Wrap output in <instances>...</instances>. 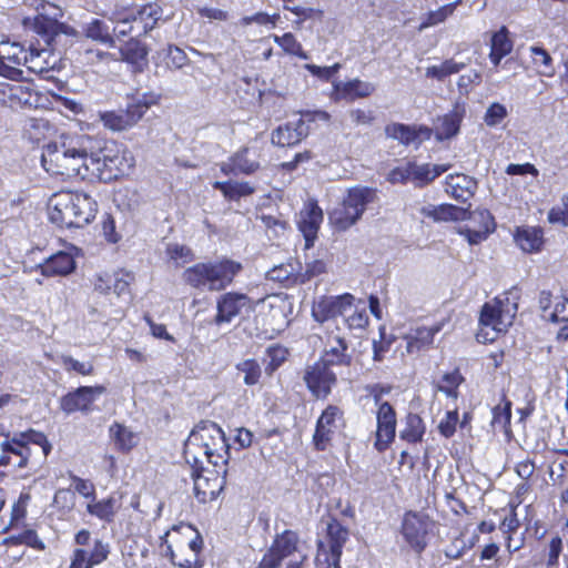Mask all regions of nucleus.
Instances as JSON below:
<instances>
[{"label": "nucleus", "instance_id": "nucleus-14", "mask_svg": "<svg viewBox=\"0 0 568 568\" xmlns=\"http://www.w3.org/2000/svg\"><path fill=\"white\" fill-rule=\"evenodd\" d=\"M355 297L345 293L338 296H322L313 304L312 315L315 321L323 323L352 308Z\"/></svg>", "mask_w": 568, "mask_h": 568}, {"label": "nucleus", "instance_id": "nucleus-19", "mask_svg": "<svg viewBox=\"0 0 568 568\" xmlns=\"http://www.w3.org/2000/svg\"><path fill=\"white\" fill-rule=\"evenodd\" d=\"M322 221V209L315 202H307L301 211L298 220V229L306 241V247L313 244Z\"/></svg>", "mask_w": 568, "mask_h": 568}, {"label": "nucleus", "instance_id": "nucleus-49", "mask_svg": "<svg viewBox=\"0 0 568 568\" xmlns=\"http://www.w3.org/2000/svg\"><path fill=\"white\" fill-rule=\"evenodd\" d=\"M287 349L281 345H273L266 349L267 363L265 373L272 375L287 358Z\"/></svg>", "mask_w": 568, "mask_h": 568}, {"label": "nucleus", "instance_id": "nucleus-16", "mask_svg": "<svg viewBox=\"0 0 568 568\" xmlns=\"http://www.w3.org/2000/svg\"><path fill=\"white\" fill-rule=\"evenodd\" d=\"M243 308H252V301L247 295L236 292L222 294L216 302L215 324L232 322Z\"/></svg>", "mask_w": 568, "mask_h": 568}, {"label": "nucleus", "instance_id": "nucleus-8", "mask_svg": "<svg viewBox=\"0 0 568 568\" xmlns=\"http://www.w3.org/2000/svg\"><path fill=\"white\" fill-rule=\"evenodd\" d=\"M155 103L154 94L138 93L129 98L125 110L101 112L99 118L104 128L111 131H125L134 126Z\"/></svg>", "mask_w": 568, "mask_h": 568}, {"label": "nucleus", "instance_id": "nucleus-25", "mask_svg": "<svg viewBox=\"0 0 568 568\" xmlns=\"http://www.w3.org/2000/svg\"><path fill=\"white\" fill-rule=\"evenodd\" d=\"M419 212L422 215L430 217L435 222L466 220L468 215V210L453 204H427L422 206Z\"/></svg>", "mask_w": 568, "mask_h": 568}, {"label": "nucleus", "instance_id": "nucleus-32", "mask_svg": "<svg viewBox=\"0 0 568 568\" xmlns=\"http://www.w3.org/2000/svg\"><path fill=\"white\" fill-rule=\"evenodd\" d=\"M517 245L526 253H536L544 244L542 231L538 227H520L515 235Z\"/></svg>", "mask_w": 568, "mask_h": 568}, {"label": "nucleus", "instance_id": "nucleus-38", "mask_svg": "<svg viewBox=\"0 0 568 568\" xmlns=\"http://www.w3.org/2000/svg\"><path fill=\"white\" fill-rule=\"evenodd\" d=\"M239 173L252 174L260 169L258 152L251 148H243L233 155Z\"/></svg>", "mask_w": 568, "mask_h": 568}, {"label": "nucleus", "instance_id": "nucleus-22", "mask_svg": "<svg viewBox=\"0 0 568 568\" xmlns=\"http://www.w3.org/2000/svg\"><path fill=\"white\" fill-rule=\"evenodd\" d=\"M308 134V129L302 119L278 126L272 133L273 144L291 146L300 143Z\"/></svg>", "mask_w": 568, "mask_h": 568}, {"label": "nucleus", "instance_id": "nucleus-12", "mask_svg": "<svg viewBox=\"0 0 568 568\" xmlns=\"http://www.w3.org/2000/svg\"><path fill=\"white\" fill-rule=\"evenodd\" d=\"M375 403L378 405L375 448L384 452L395 438L396 413L388 402L379 403L378 395L375 396Z\"/></svg>", "mask_w": 568, "mask_h": 568}, {"label": "nucleus", "instance_id": "nucleus-24", "mask_svg": "<svg viewBox=\"0 0 568 568\" xmlns=\"http://www.w3.org/2000/svg\"><path fill=\"white\" fill-rule=\"evenodd\" d=\"M42 275L50 276H65L72 273L75 268V261L70 253L58 252L51 255L42 264L38 266Z\"/></svg>", "mask_w": 568, "mask_h": 568}, {"label": "nucleus", "instance_id": "nucleus-26", "mask_svg": "<svg viewBox=\"0 0 568 568\" xmlns=\"http://www.w3.org/2000/svg\"><path fill=\"white\" fill-rule=\"evenodd\" d=\"M348 345L346 341L339 336H332L327 339L324 353L321 357L329 365H345L352 363V355L347 352Z\"/></svg>", "mask_w": 568, "mask_h": 568}, {"label": "nucleus", "instance_id": "nucleus-39", "mask_svg": "<svg viewBox=\"0 0 568 568\" xmlns=\"http://www.w3.org/2000/svg\"><path fill=\"white\" fill-rule=\"evenodd\" d=\"M213 187L221 191L223 195L231 201H236L254 193V187L248 182L216 181Z\"/></svg>", "mask_w": 568, "mask_h": 568}, {"label": "nucleus", "instance_id": "nucleus-35", "mask_svg": "<svg viewBox=\"0 0 568 568\" xmlns=\"http://www.w3.org/2000/svg\"><path fill=\"white\" fill-rule=\"evenodd\" d=\"M23 24L24 27L31 28L37 33L45 37L47 41H49L52 36L57 34L60 29V24L57 19L49 18L42 13H38L33 18H24Z\"/></svg>", "mask_w": 568, "mask_h": 568}, {"label": "nucleus", "instance_id": "nucleus-2", "mask_svg": "<svg viewBox=\"0 0 568 568\" xmlns=\"http://www.w3.org/2000/svg\"><path fill=\"white\" fill-rule=\"evenodd\" d=\"M87 144H92L89 136L81 138L68 145L48 144L41 155V163L44 170L54 175L65 178L80 176L87 155Z\"/></svg>", "mask_w": 568, "mask_h": 568}, {"label": "nucleus", "instance_id": "nucleus-27", "mask_svg": "<svg viewBox=\"0 0 568 568\" xmlns=\"http://www.w3.org/2000/svg\"><path fill=\"white\" fill-rule=\"evenodd\" d=\"M327 537L329 542V566L339 568V558L342 548L348 538V530L342 526L337 520H332L327 525Z\"/></svg>", "mask_w": 568, "mask_h": 568}, {"label": "nucleus", "instance_id": "nucleus-43", "mask_svg": "<svg viewBox=\"0 0 568 568\" xmlns=\"http://www.w3.org/2000/svg\"><path fill=\"white\" fill-rule=\"evenodd\" d=\"M531 60L536 71L545 77H552L555 68L550 54L540 47H530Z\"/></svg>", "mask_w": 568, "mask_h": 568}, {"label": "nucleus", "instance_id": "nucleus-44", "mask_svg": "<svg viewBox=\"0 0 568 568\" xmlns=\"http://www.w3.org/2000/svg\"><path fill=\"white\" fill-rule=\"evenodd\" d=\"M110 435L121 450H130L138 443V438L133 432L116 423L110 427Z\"/></svg>", "mask_w": 568, "mask_h": 568}, {"label": "nucleus", "instance_id": "nucleus-63", "mask_svg": "<svg viewBox=\"0 0 568 568\" xmlns=\"http://www.w3.org/2000/svg\"><path fill=\"white\" fill-rule=\"evenodd\" d=\"M561 201V207H552L548 212V221L550 223H561L568 226V194L564 195Z\"/></svg>", "mask_w": 568, "mask_h": 568}, {"label": "nucleus", "instance_id": "nucleus-37", "mask_svg": "<svg viewBox=\"0 0 568 568\" xmlns=\"http://www.w3.org/2000/svg\"><path fill=\"white\" fill-rule=\"evenodd\" d=\"M463 382V375L458 369H454L453 372L443 374L440 378L435 382V388L447 397L457 399L459 395L458 387Z\"/></svg>", "mask_w": 568, "mask_h": 568}, {"label": "nucleus", "instance_id": "nucleus-11", "mask_svg": "<svg viewBox=\"0 0 568 568\" xmlns=\"http://www.w3.org/2000/svg\"><path fill=\"white\" fill-rule=\"evenodd\" d=\"M433 523L426 515L408 511L402 524V534L405 540L417 551L426 547V537Z\"/></svg>", "mask_w": 568, "mask_h": 568}, {"label": "nucleus", "instance_id": "nucleus-57", "mask_svg": "<svg viewBox=\"0 0 568 568\" xmlns=\"http://www.w3.org/2000/svg\"><path fill=\"white\" fill-rule=\"evenodd\" d=\"M457 424H458V410L457 409L448 410L445 414V417L439 422L438 430L444 437L449 438L455 434Z\"/></svg>", "mask_w": 568, "mask_h": 568}, {"label": "nucleus", "instance_id": "nucleus-1", "mask_svg": "<svg viewBox=\"0 0 568 568\" xmlns=\"http://www.w3.org/2000/svg\"><path fill=\"white\" fill-rule=\"evenodd\" d=\"M49 219L60 227H82L98 212L97 202L87 193L62 191L53 194L48 203Z\"/></svg>", "mask_w": 568, "mask_h": 568}, {"label": "nucleus", "instance_id": "nucleus-58", "mask_svg": "<svg viewBox=\"0 0 568 568\" xmlns=\"http://www.w3.org/2000/svg\"><path fill=\"white\" fill-rule=\"evenodd\" d=\"M507 109L500 103H493L486 111L484 121L488 126L498 125L506 116Z\"/></svg>", "mask_w": 568, "mask_h": 568}, {"label": "nucleus", "instance_id": "nucleus-46", "mask_svg": "<svg viewBox=\"0 0 568 568\" xmlns=\"http://www.w3.org/2000/svg\"><path fill=\"white\" fill-rule=\"evenodd\" d=\"M156 54L159 59H163L165 61L169 69H181L187 62L186 53L175 45H168V48L162 49Z\"/></svg>", "mask_w": 568, "mask_h": 568}, {"label": "nucleus", "instance_id": "nucleus-9", "mask_svg": "<svg viewBox=\"0 0 568 568\" xmlns=\"http://www.w3.org/2000/svg\"><path fill=\"white\" fill-rule=\"evenodd\" d=\"M87 155L82 169V179H98L100 181H111L123 173L122 159L118 155H111V150L104 149L93 151L91 144H87Z\"/></svg>", "mask_w": 568, "mask_h": 568}, {"label": "nucleus", "instance_id": "nucleus-29", "mask_svg": "<svg viewBox=\"0 0 568 568\" xmlns=\"http://www.w3.org/2000/svg\"><path fill=\"white\" fill-rule=\"evenodd\" d=\"M450 166V164H417L416 162H410L412 181L416 186L423 187L448 171Z\"/></svg>", "mask_w": 568, "mask_h": 568}, {"label": "nucleus", "instance_id": "nucleus-21", "mask_svg": "<svg viewBox=\"0 0 568 568\" xmlns=\"http://www.w3.org/2000/svg\"><path fill=\"white\" fill-rule=\"evenodd\" d=\"M476 190V180L466 174L456 173L446 178L445 191L458 202H467L474 196Z\"/></svg>", "mask_w": 568, "mask_h": 568}, {"label": "nucleus", "instance_id": "nucleus-51", "mask_svg": "<svg viewBox=\"0 0 568 568\" xmlns=\"http://www.w3.org/2000/svg\"><path fill=\"white\" fill-rule=\"evenodd\" d=\"M166 254L178 267L192 262L195 257L190 247L176 243L166 246Z\"/></svg>", "mask_w": 568, "mask_h": 568}, {"label": "nucleus", "instance_id": "nucleus-54", "mask_svg": "<svg viewBox=\"0 0 568 568\" xmlns=\"http://www.w3.org/2000/svg\"><path fill=\"white\" fill-rule=\"evenodd\" d=\"M0 93L3 95V102H7L4 97H8L10 103H27L28 99L24 95H28V90L20 84H9V83H0Z\"/></svg>", "mask_w": 568, "mask_h": 568}, {"label": "nucleus", "instance_id": "nucleus-28", "mask_svg": "<svg viewBox=\"0 0 568 568\" xmlns=\"http://www.w3.org/2000/svg\"><path fill=\"white\" fill-rule=\"evenodd\" d=\"M57 60L47 49L37 50L30 48L28 62L26 65L28 71L44 78H50L49 73L54 69Z\"/></svg>", "mask_w": 568, "mask_h": 568}, {"label": "nucleus", "instance_id": "nucleus-7", "mask_svg": "<svg viewBox=\"0 0 568 568\" xmlns=\"http://www.w3.org/2000/svg\"><path fill=\"white\" fill-rule=\"evenodd\" d=\"M518 290L514 287L483 306L479 323L483 326L481 329L490 328L493 331L494 335L489 337L490 341H494L499 333L506 332L513 324L518 310Z\"/></svg>", "mask_w": 568, "mask_h": 568}, {"label": "nucleus", "instance_id": "nucleus-60", "mask_svg": "<svg viewBox=\"0 0 568 568\" xmlns=\"http://www.w3.org/2000/svg\"><path fill=\"white\" fill-rule=\"evenodd\" d=\"M511 403L506 402L505 406H496L493 409V420L491 424L494 427H501L506 428L507 425L510 423L511 418V410H510Z\"/></svg>", "mask_w": 568, "mask_h": 568}, {"label": "nucleus", "instance_id": "nucleus-13", "mask_svg": "<svg viewBox=\"0 0 568 568\" xmlns=\"http://www.w3.org/2000/svg\"><path fill=\"white\" fill-rule=\"evenodd\" d=\"M343 425V412L337 406L329 405L317 419L313 442L318 450H325L332 436Z\"/></svg>", "mask_w": 568, "mask_h": 568}, {"label": "nucleus", "instance_id": "nucleus-47", "mask_svg": "<svg viewBox=\"0 0 568 568\" xmlns=\"http://www.w3.org/2000/svg\"><path fill=\"white\" fill-rule=\"evenodd\" d=\"M85 34L88 38L100 41L102 43L113 44V39L110 34L109 27L101 20L94 19L87 24Z\"/></svg>", "mask_w": 568, "mask_h": 568}, {"label": "nucleus", "instance_id": "nucleus-55", "mask_svg": "<svg viewBox=\"0 0 568 568\" xmlns=\"http://www.w3.org/2000/svg\"><path fill=\"white\" fill-rule=\"evenodd\" d=\"M133 280L134 276L132 273L123 271L116 272L111 282V290L118 297L129 295V287Z\"/></svg>", "mask_w": 568, "mask_h": 568}, {"label": "nucleus", "instance_id": "nucleus-48", "mask_svg": "<svg viewBox=\"0 0 568 568\" xmlns=\"http://www.w3.org/2000/svg\"><path fill=\"white\" fill-rule=\"evenodd\" d=\"M351 314L345 313L343 315L345 317V322L351 329H364L368 324V314L366 312V306L364 303H359L352 307Z\"/></svg>", "mask_w": 568, "mask_h": 568}, {"label": "nucleus", "instance_id": "nucleus-4", "mask_svg": "<svg viewBox=\"0 0 568 568\" xmlns=\"http://www.w3.org/2000/svg\"><path fill=\"white\" fill-rule=\"evenodd\" d=\"M51 448L47 436L33 429L16 434L11 439L2 443L3 452L19 457L16 464L17 467H29L33 471L44 463Z\"/></svg>", "mask_w": 568, "mask_h": 568}, {"label": "nucleus", "instance_id": "nucleus-41", "mask_svg": "<svg viewBox=\"0 0 568 568\" xmlns=\"http://www.w3.org/2000/svg\"><path fill=\"white\" fill-rule=\"evenodd\" d=\"M425 433L423 419L417 414H408L405 428L400 432V438L409 443H418Z\"/></svg>", "mask_w": 568, "mask_h": 568}, {"label": "nucleus", "instance_id": "nucleus-56", "mask_svg": "<svg viewBox=\"0 0 568 568\" xmlns=\"http://www.w3.org/2000/svg\"><path fill=\"white\" fill-rule=\"evenodd\" d=\"M61 363L65 371H74L78 374L83 375V376L91 375L94 371L92 363L79 362L78 359H74L71 356H65V355L62 356Z\"/></svg>", "mask_w": 568, "mask_h": 568}, {"label": "nucleus", "instance_id": "nucleus-18", "mask_svg": "<svg viewBox=\"0 0 568 568\" xmlns=\"http://www.w3.org/2000/svg\"><path fill=\"white\" fill-rule=\"evenodd\" d=\"M386 135L397 140L404 145H415L418 148L424 141L432 136V129L424 125H406L402 123H393L386 126Z\"/></svg>", "mask_w": 568, "mask_h": 568}, {"label": "nucleus", "instance_id": "nucleus-62", "mask_svg": "<svg viewBox=\"0 0 568 568\" xmlns=\"http://www.w3.org/2000/svg\"><path fill=\"white\" fill-rule=\"evenodd\" d=\"M562 551V539L556 535L552 536L547 552V567L556 568L558 566L559 556Z\"/></svg>", "mask_w": 568, "mask_h": 568}, {"label": "nucleus", "instance_id": "nucleus-5", "mask_svg": "<svg viewBox=\"0 0 568 568\" xmlns=\"http://www.w3.org/2000/svg\"><path fill=\"white\" fill-rule=\"evenodd\" d=\"M195 447L202 448L204 456L214 466H217L220 462L227 463L229 445L224 432L214 422L202 420L191 432L185 443L186 456Z\"/></svg>", "mask_w": 568, "mask_h": 568}, {"label": "nucleus", "instance_id": "nucleus-40", "mask_svg": "<svg viewBox=\"0 0 568 568\" xmlns=\"http://www.w3.org/2000/svg\"><path fill=\"white\" fill-rule=\"evenodd\" d=\"M144 16L152 17L153 16V9L152 7H144L143 9L139 10L135 14V12H130L125 14L123 18L118 20V24L113 28V31L120 36L124 37L128 33H130L133 29L132 22L138 23L142 22L144 19Z\"/></svg>", "mask_w": 568, "mask_h": 568}, {"label": "nucleus", "instance_id": "nucleus-34", "mask_svg": "<svg viewBox=\"0 0 568 568\" xmlns=\"http://www.w3.org/2000/svg\"><path fill=\"white\" fill-rule=\"evenodd\" d=\"M28 54L29 52L19 42H0V58L9 67L21 69L20 67L26 65V62H28Z\"/></svg>", "mask_w": 568, "mask_h": 568}, {"label": "nucleus", "instance_id": "nucleus-6", "mask_svg": "<svg viewBox=\"0 0 568 568\" xmlns=\"http://www.w3.org/2000/svg\"><path fill=\"white\" fill-rule=\"evenodd\" d=\"M377 199L376 190L355 186L347 190L343 201L329 212V221L338 230H347L361 220L368 204Z\"/></svg>", "mask_w": 568, "mask_h": 568}, {"label": "nucleus", "instance_id": "nucleus-33", "mask_svg": "<svg viewBox=\"0 0 568 568\" xmlns=\"http://www.w3.org/2000/svg\"><path fill=\"white\" fill-rule=\"evenodd\" d=\"M300 538L298 535L293 530H284L277 534L271 545V548L277 552L284 560L285 558L292 557L298 551Z\"/></svg>", "mask_w": 568, "mask_h": 568}, {"label": "nucleus", "instance_id": "nucleus-10", "mask_svg": "<svg viewBox=\"0 0 568 568\" xmlns=\"http://www.w3.org/2000/svg\"><path fill=\"white\" fill-rule=\"evenodd\" d=\"M331 366L320 358L305 368L303 378L316 397H326L336 383V374L331 371Z\"/></svg>", "mask_w": 568, "mask_h": 568}, {"label": "nucleus", "instance_id": "nucleus-3", "mask_svg": "<svg viewBox=\"0 0 568 568\" xmlns=\"http://www.w3.org/2000/svg\"><path fill=\"white\" fill-rule=\"evenodd\" d=\"M242 264L223 258L216 262L197 263L187 267L183 274V281L194 288H207L209 291H223L232 284L234 277L242 271Z\"/></svg>", "mask_w": 568, "mask_h": 568}, {"label": "nucleus", "instance_id": "nucleus-31", "mask_svg": "<svg viewBox=\"0 0 568 568\" xmlns=\"http://www.w3.org/2000/svg\"><path fill=\"white\" fill-rule=\"evenodd\" d=\"M513 50V41L509 38V31L506 27H501L491 36L489 59L497 67L501 59L509 54Z\"/></svg>", "mask_w": 568, "mask_h": 568}, {"label": "nucleus", "instance_id": "nucleus-17", "mask_svg": "<svg viewBox=\"0 0 568 568\" xmlns=\"http://www.w3.org/2000/svg\"><path fill=\"white\" fill-rule=\"evenodd\" d=\"M225 474L220 477L216 470H202L194 476V494L200 503L214 500L224 488Z\"/></svg>", "mask_w": 568, "mask_h": 568}, {"label": "nucleus", "instance_id": "nucleus-23", "mask_svg": "<svg viewBox=\"0 0 568 568\" xmlns=\"http://www.w3.org/2000/svg\"><path fill=\"white\" fill-rule=\"evenodd\" d=\"M439 326H423L410 329L403 337L406 343V353L413 355L418 354L420 351L428 348L433 344L434 336L439 332Z\"/></svg>", "mask_w": 568, "mask_h": 568}, {"label": "nucleus", "instance_id": "nucleus-52", "mask_svg": "<svg viewBox=\"0 0 568 568\" xmlns=\"http://www.w3.org/2000/svg\"><path fill=\"white\" fill-rule=\"evenodd\" d=\"M454 7L453 6H442L440 8L429 11L424 21L419 26V30L427 29L433 26H437L444 22L447 18L453 16Z\"/></svg>", "mask_w": 568, "mask_h": 568}, {"label": "nucleus", "instance_id": "nucleus-50", "mask_svg": "<svg viewBox=\"0 0 568 568\" xmlns=\"http://www.w3.org/2000/svg\"><path fill=\"white\" fill-rule=\"evenodd\" d=\"M463 68V63H457L453 60H446L439 65H433L427 68L426 77L443 80L450 74L458 73Z\"/></svg>", "mask_w": 568, "mask_h": 568}, {"label": "nucleus", "instance_id": "nucleus-20", "mask_svg": "<svg viewBox=\"0 0 568 568\" xmlns=\"http://www.w3.org/2000/svg\"><path fill=\"white\" fill-rule=\"evenodd\" d=\"M375 91V85L371 82L354 79L347 82H335L333 99L335 101H354L369 97Z\"/></svg>", "mask_w": 568, "mask_h": 568}, {"label": "nucleus", "instance_id": "nucleus-36", "mask_svg": "<svg viewBox=\"0 0 568 568\" xmlns=\"http://www.w3.org/2000/svg\"><path fill=\"white\" fill-rule=\"evenodd\" d=\"M462 115L458 112H450L438 119L435 126L436 139L439 141L455 136L460 128Z\"/></svg>", "mask_w": 568, "mask_h": 568}, {"label": "nucleus", "instance_id": "nucleus-64", "mask_svg": "<svg viewBox=\"0 0 568 568\" xmlns=\"http://www.w3.org/2000/svg\"><path fill=\"white\" fill-rule=\"evenodd\" d=\"M412 169L410 162H407L405 165L397 166L393 169L387 176V180L393 184H405L408 181H412Z\"/></svg>", "mask_w": 568, "mask_h": 568}, {"label": "nucleus", "instance_id": "nucleus-61", "mask_svg": "<svg viewBox=\"0 0 568 568\" xmlns=\"http://www.w3.org/2000/svg\"><path fill=\"white\" fill-rule=\"evenodd\" d=\"M283 8L298 17V19L295 21V26L297 28H300L301 24L306 19H312L315 16H322V13H323L322 10L314 9V8L300 7V6L291 7L290 4H284Z\"/></svg>", "mask_w": 568, "mask_h": 568}, {"label": "nucleus", "instance_id": "nucleus-30", "mask_svg": "<svg viewBox=\"0 0 568 568\" xmlns=\"http://www.w3.org/2000/svg\"><path fill=\"white\" fill-rule=\"evenodd\" d=\"M120 54L121 60L132 64L136 71H141L148 63V49L138 40H130L124 43L120 49Z\"/></svg>", "mask_w": 568, "mask_h": 568}, {"label": "nucleus", "instance_id": "nucleus-45", "mask_svg": "<svg viewBox=\"0 0 568 568\" xmlns=\"http://www.w3.org/2000/svg\"><path fill=\"white\" fill-rule=\"evenodd\" d=\"M272 38L273 41L284 50V52L296 55L303 60L308 59L307 53L303 50L302 44L292 32H286L283 36L274 34Z\"/></svg>", "mask_w": 568, "mask_h": 568}, {"label": "nucleus", "instance_id": "nucleus-59", "mask_svg": "<svg viewBox=\"0 0 568 568\" xmlns=\"http://www.w3.org/2000/svg\"><path fill=\"white\" fill-rule=\"evenodd\" d=\"M110 552L109 544L103 542L100 539H97L94 541L93 549L90 554L87 552V560L90 562V565L93 567L95 565H99L103 562Z\"/></svg>", "mask_w": 568, "mask_h": 568}, {"label": "nucleus", "instance_id": "nucleus-15", "mask_svg": "<svg viewBox=\"0 0 568 568\" xmlns=\"http://www.w3.org/2000/svg\"><path fill=\"white\" fill-rule=\"evenodd\" d=\"M105 392L102 385L81 386L70 392L60 399V408L68 415L74 412H89L97 397Z\"/></svg>", "mask_w": 568, "mask_h": 568}, {"label": "nucleus", "instance_id": "nucleus-42", "mask_svg": "<svg viewBox=\"0 0 568 568\" xmlns=\"http://www.w3.org/2000/svg\"><path fill=\"white\" fill-rule=\"evenodd\" d=\"M116 500L113 497L89 504L87 510L89 514L98 517L101 520L111 523L118 509Z\"/></svg>", "mask_w": 568, "mask_h": 568}, {"label": "nucleus", "instance_id": "nucleus-53", "mask_svg": "<svg viewBox=\"0 0 568 568\" xmlns=\"http://www.w3.org/2000/svg\"><path fill=\"white\" fill-rule=\"evenodd\" d=\"M236 368L244 374L243 381L246 385H255L261 377V367L255 359H245L237 364Z\"/></svg>", "mask_w": 568, "mask_h": 568}]
</instances>
